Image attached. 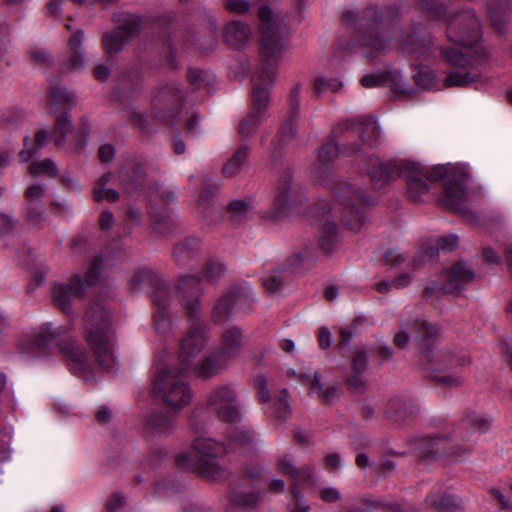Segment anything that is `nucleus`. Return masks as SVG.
Segmentation results:
<instances>
[{"mask_svg": "<svg viewBox=\"0 0 512 512\" xmlns=\"http://www.w3.org/2000/svg\"><path fill=\"white\" fill-rule=\"evenodd\" d=\"M444 59L453 66L466 67L470 65V58L456 48H445L442 50Z\"/></svg>", "mask_w": 512, "mask_h": 512, "instance_id": "nucleus-45", "label": "nucleus"}, {"mask_svg": "<svg viewBox=\"0 0 512 512\" xmlns=\"http://www.w3.org/2000/svg\"><path fill=\"white\" fill-rule=\"evenodd\" d=\"M339 239L340 236L336 223L329 218L324 219L318 234L321 249L325 253H331L338 244Z\"/></svg>", "mask_w": 512, "mask_h": 512, "instance_id": "nucleus-28", "label": "nucleus"}, {"mask_svg": "<svg viewBox=\"0 0 512 512\" xmlns=\"http://www.w3.org/2000/svg\"><path fill=\"white\" fill-rule=\"evenodd\" d=\"M447 37L453 44L471 48L480 37L479 20L472 11L451 13L446 18Z\"/></svg>", "mask_w": 512, "mask_h": 512, "instance_id": "nucleus-12", "label": "nucleus"}, {"mask_svg": "<svg viewBox=\"0 0 512 512\" xmlns=\"http://www.w3.org/2000/svg\"><path fill=\"white\" fill-rule=\"evenodd\" d=\"M458 237L455 235H447L440 238L437 242L438 251H451L457 247Z\"/></svg>", "mask_w": 512, "mask_h": 512, "instance_id": "nucleus-63", "label": "nucleus"}, {"mask_svg": "<svg viewBox=\"0 0 512 512\" xmlns=\"http://www.w3.org/2000/svg\"><path fill=\"white\" fill-rule=\"evenodd\" d=\"M338 155V147L334 142H328L318 151L315 162L312 167V173L316 178H321V173L325 172L330 162Z\"/></svg>", "mask_w": 512, "mask_h": 512, "instance_id": "nucleus-29", "label": "nucleus"}, {"mask_svg": "<svg viewBox=\"0 0 512 512\" xmlns=\"http://www.w3.org/2000/svg\"><path fill=\"white\" fill-rule=\"evenodd\" d=\"M153 302L158 308L155 313V326L160 333H166L170 329V320L165 313V310L170 302V293L166 286H160L155 290L152 295Z\"/></svg>", "mask_w": 512, "mask_h": 512, "instance_id": "nucleus-23", "label": "nucleus"}, {"mask_svg": "<svg viewBox=\"0 0 512 512\" xmlns=\"http://www.w3.org/2000/svg\"><path fill=\"white\" fill-rule=\"evenodd\" d=\"M225 7L230 12L242 14L249 10L250 4L247 0H225Z\"/></svg>", "mask_w": 512, "mask_h": 512, "instance_id": "nucleus-59", "label": "nucleus"}, {"mask_svg": "<svg viewBox=\"0 0 512 512\" xmlns=\"http://www.w3.org/2000/svg\"><path fill=\"white\" fill-rule=\"evenodd\" d=\"M257 389V395L261 402L270 403L271 396L268 390V381L264 375H258L254 380Z\"/></svg>", "mask_w": 512, "mask_h": 512, "instance_id": "nucleus-54", "label": "nucleus"}, {"mask_svg": "<svg viewBox=\"0 0 512 512\" xmlns=\"http://www.w3.org/2000/svg\"><path fill=\"white\" fill-rule=\"evenodd\" d=\"M225 272V268L221 263L212 262L205 268V278L208 280H215L221 277Z\"/></svg>", "mask_w": 512, "mask_h": 512, "instance_id": "nucleus-60", "label": "nucleus"}, {"mask_svg": "<svg viewBox=\"0 0 512 512\" xmlns=\"http://www.w3.org/2000/svg\"><path fill=\"white\" fill-rule=\"evenodd\" d=\"M262 33L260 47V72L253 78V110L240 122L238 132L243 137L252 136L265 118L269 90L274 83L277 65L284 50L285 30L283 18L273 15L268 6L258 11Z\"/></svg>", "mask_w": 512, "mask_h": 512, "instance_id": "nucleus-1", "label": "nucleus"}, {"mask_svg": "<svg viewBox=\"0 0 512 512\" xmlns=\"http://www.w3.org/2000/svg\"><path fill=\"white\" fill-rule=\"evenodd\" d=\"M84 40V32L77 30L71 35L68 41V47L71 52V56L68 61L64 64V69L69 71L82 70L85 66V57L82 50V44Z\"/></svg>", "mask_w": 512, "mask_h": 512, "instance_id": "nucleus-25", "label": "nucleus"}, {"mask_svg": "<svg viewBox=\"0 0 512 512\" xmlns=\"http://www.w3.org/2000/svg\"><path fill=\"white\" fill-rule=\"evenodd\" d=\"M200 290L201 281L194 275L182 276L178 282L181 297L185 298L188 295L191 297L184 303L191 325L181 342L179 364L182 365L183 374L190 373L199 378L208 379L224 370L230 362L218 351H214L195 363V358L209 341L208 325L200 319L201 305L198 298L194 297Z\"/></svg>", "mask_w": 512, "mask_h": 512, "instance_id": "nucleus-2", "label": "nucleus"}, {"mask_svg": "<svg viewBox=\"0 0 512 512\" xmlns=\"http://www.w3.org/2000/svg\"><path fill=\"white\" fill-rule=\"evenodd\" d=\"M292 191V178L289 174L283 175L278 184L277 194L272 209L267 213L271 219H279L286 211L290 193Z\"/></svg>", "mask_w": 512, "mask_h": 512, "instance_id": "nucleus-24", "label": "nucleus"}, {"mask_svg": "<svg viewBox=\"0 0 512 512\" xmlns=\"http://www.w3.org/2000/svg\"><path fill=\"white\" fill-rule=\"evenodd\" d=\"M173 427L172 418L163 413H153L147 420V428L156 434H168Z\"/></svg>", "mask_w": 512, "mask_h": 512, "instance_id": "nucleus-34", "label": "nucleus"}, {"mask_svg": "<svg viewBox=\"0 0 512 512\" xmlns=\"http://www.w3.org/2000/svg\"><path fill=\"white\" fill-rule=\"evenodd\" d=\"M251 30L240 21L230 22L225 29L226 42L235 48L241 47L249 39Z\"/></svg>", "mask_w": 512, "mask_h": 512, "instance_id": "nucleus-30", "label": "nucleus"}, {"mask_svg": "<svg viewBox=\"0 0 512 512\" xmlns=\"http://www.w3.org/2000/svg\"><path fill=\"white\" fill-rule=\"evenodd\" d=\"M365 169L377 190L383 189L397 178H404L407 184V197L413 202L424 201L433 185L446 175V169L443 166L428 169L407 160L383 163L374 155L368 157Z\"/></svg>", "mask_w": 512, "mask_h": 512, "instance_id": "nucleus-3", "label": "nucleus"}, {"mask_svg": "<svg viewBox=\"0 0 512 512\" xmlns=\"http://www.w3.org/2000/svg\"><path fill=\"white\" fill-rule=\"evenodd\" d=\"M26 218L31 225L37 226L45 219L43 205H27Z\"/></svg>", "mask_w": 512, "mask_h": 512, "instance_id": "nucleus-53", "label": "nucleus"}, {"mask_svg": "<svg viewBox=\"0 0 512 512\" xmlns=\"http://www.w3.org/2000/svg\"><path fill=\"white\" fill-rule=\"evenodd\" d=\"M243 298V295L240 292H232L224 295L221 297L218 302L216 303L214 310H213V318L215 322H221L224 321L230 311L232 310L233 306L241 301Z\"/></svg>", "mask_w": 512, "mask_h": 512, "instance_id": "nucleus-31", "label": "nucleus"}, {"mask_svg": "<svg viewBox=\"0 0 512 512\" xmlns=\"http://www.w3.org/2000/svg\"><path fill=\"white\" fill-rule=\"evenodd\" d=\"M243 347V334L240 328L232 326L222 334L221 348L217 350L230 363L235 360Z\"/></svg>", "mask_w": 512, "mask_h": 512, "instance_id": "nucleus-21", "label": "nucleus"}, {"mask_svg": "<svg viewBox=\"0 0 512 512\" xmlns=\"http://www.w3.org/2000/svg\"><path fill=\"white\" fill-rule=\"evenodd\" d=\"M188 375L190 373H182L180 364L178 368L158 371L153 381V395L174 411L182 409L192 399L191 389L185 380Z\"/></svg>", "mask_w": 512, "mask_h": 512, "instance_id": "nucleus-7", "label": "nucleus"}, {"mask_svg": "<svg viewBox=\"0 0 512 512\" xmlns=\"http://www.w3.org/2000/svg\"><path fill=\"white\" fill-rule=\"evenodd\" d=\"M428 361L425 369L431 372L433 380L445 387L454 388L461 386L464 382L459 368L469 363L466 355H453L449 350H432L424 354Z\"/></svg>", "mask_w": 512, "mask_h": 512, "instance_id": "nucleus-9", "label": "nucleus"}, {"mask_svg": "<svg viewBox=\"0 0 512 512\" xmlns=\"http://www.w3.org/2000/svg\"><path fill=\"white\" fill-rule=\"evenodd\" d=\"M46 195V187L44 184L34 183L25 191L27 205H43V198Z\"/></svg>", "mask_w": 512, "mask_h": 512, "instance_id": "nucleus-47", "label": "nucleus"}, {"mask_svg": "<svg viewBox=\"0 0 512 512\" xmlns=\"http://www.w3.org/2000/svg\"><path fill=\"white\" fill-rule=\"evenodd\" d=\"M255 433L244 426L230 425L227 443H218L211 438L200 436L194 439L191 451L180 453L176 457L179 467L208 477L217 478L221 475V467L217 458L230 448L249 451L255 444Z\"/></svg>", "mask_w": 512, "mask_h": 512, "instance_id": "nucleus-4", "label": "nucleus"}, {"mask_svg": "<svg viewBox=\"0 0 512 512\" xmlns=\"http://www.w3.org/2000/svg\"><path fill=\"white\" fill-rule=\"evenodd\" d=\"M138 30L139 23L137 19L132 18L124 26L117 28L113 32L105 33L102 40L104 51L107 54L119 52L127 40L136 34Z\"/></svg>", "mask_w": 512, "mask_h": 512, "instance_id": "nucleus-18", "label": "nucleus"}, {"mask_svg": "<svg viewBox=\"0 0 512 512\" xmlns=\"http://www.w3.org/2000/svg\"><path fill=\"white\" fill-rule=\"evenodd\" d=\"M65 334L64 328L52 329L51 324L46 323L37 328L24 330L18 346L22 353L30 354L35 349L45 350L55 344L68 361L72 373L84 380H91L94 373L87 350L75 340L65 337Z\"/></svg>", "mask_w": 512, "mask_h": 512, "instance_id": "nucleus-5", "label": "nucleus"}, {"mask_svg": "<svg viewBox=\"0 0 512 512\" xmlns=\"http://www.w3.org/2000/svg\"><path fill=\"white\" fill-rule=\"evenodd\" d=\"M343 18L347 24H352L359 30L362 45L371 49V53H367V56H372L374 52L385 51L388 41L380 35L379 19L375 9L369 8L361 15L352 10H346Z\"/></svg>", "mask_w": 512, "mask_h": 512, "instance_id": "nucleus-11", "label": "nucleus"}, {"mask_svg": "<svg viewBox=\"0 0 512 512\" xmlns=\"http://www.w3.org/2000/svg\"><path fill=\"white\" fill-rule=\"evenodd\" d=\"M29 172L32 176L46 174L49 177H56L58 169L51 159H45L40 162H34L29 166Z\"/></svg>", "mask_w": 512, "mask_h": 512, "instance_id": "nucleus-44", "label": "nucleus"}, {"mask_svg": "<svg viewBox=\"0 0 512 512\" xmlns=\"http://www.w3.org/2000/svg\"><path fill=\"white\" fill-rule=\"evenodd\" d=\"M467 176L454 174L444 184V204L459 213L465 212Z\"/></svg>", "mask_w": 512, "mask_h": 512, "instance_id": "nucleus-16", "label": "nucleus"}, {"mask_svg": "<svg viewBox=\"0 0 512 512\" xmlns=\"http://www.w3.org/2000/svg\"><path fill=\"white\" fill-rule=\"evenodd\" d=\"M85 339L92 348L99 367L113 372L117 367L110 312L101 303L91 305L83 318Z\"/></svg>", "mask_w": 512, "mask_h": 512, "instance_id": "nucleus-6", "label": "nucleus"}, {"mask_svg": "<svg viewBox=\"0 0 512 512\" xmlns=\"http://www.w3.org/2000/svg\"><path fill=\"white\" fill-rule=\"evenodd\" d=\"M442 290L446 293H457L474 278V272L464 263H456L442 274Z\"/></svg>", "mask_w": 512, "mask_h": 512, "instance_id": "nucleus-19", "label": "nucleus"}, {"mask_svg": "<svg viewBox=\"0 0 512 512\" xmlns=\"http://www.w3.org/2000/svg\"><path fill=\"white\" fill-rule=\"evenodd\" d=\"M103 264L102 256L95 257L89 264L84 281L80 275L76 274L69 283L56 284L53 287L54 302L64 313H69L72 301L83 295L85 284L95 285L98 282Z\"/></svg>", "mask_w": 512, "mask_h": 512, "instance_id": "nucleus-10", "label": "nucleus"}, {"mask_svg": "<svg viewBox=\"0 0 512 512\" xmlns=\"http://www.w3.org/2000/svg\"><path fill=\"white\" fill-rule=\"evenodd\" d=\"M466 423L473 427L474 431L479 434H483L490 428L491 420L484 416L476 413H471L466 416Z\"/></svg>", "mask_w": 512, "mask_h": 512, "instance_id": "nucleus-48", "label": "nucleus"}, {"mask_svg": "<svg viewBox=\"0 0 512 512\" xmlns=\"http://www.w3.org/2000/svg\"><path fill=\"white\" fill-rule=\"evenodd\" d=\"M405 259V255L396 249H390L384 254V262L391 267H398Z\"/></svg>", "mask_w": 512, "mask_h": 512, "instance_id": "nucleus-57", "label": "nucleus"}, {"mask_svg": "<svg viewBox=\"0 0 512 512\" xmlns=\"http://www.w3.org/2000/svg\"><path fill=\"white\" fill-rule=\"evenodd\" d=\"M341 87L342 82L336 78H318L315 81V91L318 94L327 90L335 92L338 91Z\"/></svg>", "mask_w": 512, "mask_h": 512, "instance_id": "nucleus-52", "label": "nucleus"}, {"mask_svg": "<svg viewBox=\"0 0 512 512\" xmlns=\"http://www.w3.org/2000/svg\"><path fill=\"white\" fill-rule=\"evenodd\" d=\"M125 503V498L121 493H115L109 497L105 504V508L108 512H116Z\"/></svg>", "mask_w": 512, "mask_h": 512, "instance_id": "nucleus-64", "label": "nucleus"}, {"mask_svg": "<svg viewBox=\"0 0 512 512\" xmlns=\"http://www.w3.org/2000/svg\"><path fill=\"white\" fill-rule=\"evenodd\" d=\"M151 274L152 273L150 270H141L135 272L130 280L131 289L134 291L139 290L141 288V284L151 278Z\"/></svg>", "mask_w": 512, "mask_h": 512, "instance_id": "nucleus-61", "label": "nucleus"}, {"mask_svg": "<svg viewBox=\"0 0 512 512\" xmlns=\"http://www.w3.org/2000/svg\"><path fill=\"white\" fill-rule=\"evenodd\" d=\"M335 196L343 206V223L358 232L366 224L365 208L373 203L357 182L341 181L335 187Z\"/></svg>", "mask_w": 512, "mask_h": 512, "instance_id": "nucleus-8", "label": "nucleus"}, {"mask_svg": "<svg viewBox=\"0 0 512 512\" xmlns=\"http://www.w3.org/2000/svg\"><path fill=\"white\" fill-rule=\"evenodd\" d=\"M271 409V416L278 419H285L290 414V406L288 403V393L285 389L281 390L277 399L273 402Z\"/></svg>", "mask_w": 512, "mask_h": 512, "instance_id": "nucleus-42", "label": "nucleus"}, {"mask_svg": "<svg viewBox=\"0 0 512 512\" xmlns=\"http://www.w3.org/2000/svg\"><path fill=\"white\" fill-rule=\"evenodd\" d=\"M250 153V147L247 144L241 145L223 167V173L226 177H233L238 174L245 164Z\"/></svg>", "mask_w": 512, "mask_h": 512, "instance_id": "nucleus-32", "label": "nucleus"}, {"mask_svg": "<svg viewBox=\"0 0 512 512\" xmlns=\"http://www.w3.org/2000/svg\"><path fill=\"white\" fill-rule=\"evenodd\" d=\"M307 384L312 395L319 397L324 403L332 404L339 399L341 388L339 385H332L324 389L320 377L317 373L311 377H307Z\"/></svg>", "mask_w": 512, "mask_h": 512, "instance_id": "nucleus-26", "label": "nucleus"}, {"mask_svg": "<svg viewBox=\"0 0 512 512\" xmlns=\"http://www.w3.org/2000/svg\"><path fill=\"white\" fill-rule=\"evenodd\" d=\"M361 125L363 126L361 130L362 139L365 142H371L372 140H376L378 138L379 127L373 118L362 119Z\"/></svg>", "mask_w": 512, "mask_h": 512, "instance_id": "nucleus-49", "label": "nucleus"}, {"mask_svg": "<svg viewBox=\"0 0 512 512\" xmlns=\"http://www.w3.org/2000/svg\"><path fill=\"white\" fill-rule=\"evenodd\" d=\"M431 40L428 42L424 39L419 40L415 36L408 37L404 43V50L408 53H415L417 55H427L432 47Z\"/></svg>", "mask_w": 512, "mask_h": 512, "instance_id": "nucleus-43", "label": "nucleus"}, {"mask_svg": "<svg viewBox=\"0 0 512 512\" xmlns=\"http://www.w3.org/2000/svg\"><path fill=\"white\" fill-rule=\"evenodd\" d=\"M72 120L68 113H63L56 120L55 129L52 138L57 146H62L67 138L68 133L71 131Z\"/></svg>", "mask_w": 512, "mask_h": 512, "instance_id": "nucleus-36", "label": "nucleus"}, {"mask_svg": "<svg viewBox=\"0 0 512 512\" xmlns=\"http://www.w3.org/2000/svg\"><path fill=\"white\" fill-rule=\"evenodd\" d=\"M47 101L50 110L53 112L65 110L76 103L74 93L62 86L51 87Z\"/></svg>", "mask_w": 512, "mask_h": 512, "instance_id": "nucleus-27", "label": "nucleus"}, {"mask_svg": "<svg viewBox=\"0 0 512 512\" xmlns=\"http://www.w3.org/2000/svg\"><path fill=\"white\" fill-rule=\"evenodd\" d=\"M199 244L200 240L198 238H188L176 246L174 254L177 258H183L185 255L197 251Z\"/></svg>", "mask_w": 512, "mask_h": 512, "instance_id": "nucleus-50", "label": "nucleus"}, {"mask_svg": "<svg viewBox=\"0 0 512 512\" xmlns=\"http://www.w3.org/2000/svg\"><path fill=\"white\" fill-rule=\"evenodd\" d=\"M414 78L416 83L422 88L438 89L440 87L435 73L429 67H419L415 72Z\"/></svg>", "mask_w": 512, "mask_h": 512, "instance_id": "nucleus-40", "label": "nucleus"}, {"mask_svg": "<svg viewBox=\"0 0 512 512\" xmlns=\"http://www.w3.org/2000/svg\"><path fill=\"white\" fill-rule=\"evenodd\" d=\"M48 143V132L39 130L35 134V143L32 147L28 146V139L25 140V148L20 151L19 158L21 162H28L36 152Z\"/></svg>", "mask_w": 512, "mask_h": 512, "instance_id": "nucleus-37", "label": "nucleus"}, {"mask_svg": "<svg viewBox=\"0 0 512 512\" xmlns=\"http://www.w3.org/2000/svg\"><path fill=\"white\" fill-rule=\"evenodd\" d=\"M475 80V76L469 72L452 71L444 79L442 87H463Z\"/></svg>", "mask_w": 512, "mask_h": 512, "instance_id": "nucleus-41", "label": "nucleus"}, {"mask_svg": "<svg viewBox=\"0 0 512 512\" xmlns=\"http://www.w3.org/2000/svg\"><path fill=\"white\" fill-rule=\"evenodd\" d=\"M419 412V407L412 401L393 397L389 400L386 415L388 419L396 423H404Z\"/></svg>", "mask_w": 512, "mask_h": 512, "instance_id": "nucleus-22", "label": "nucleus"}, {"mask_svg": "<svg viewBox=\"0 0 512 512\" xmlns=\"http://www.w3.org/2000/svg\"><path fill=\"white\" fill-rule=\"evenodd\" d=\"M181 100L182 93L175 84L157 90L152 99V112L155 118H172Z\"/></svg>", "mask_w": 512, "mask_h": 512, "instance_id": "nucleus-15", "label": "nucleus"}, {"mask_svg": "<svg viewBox=\"0 0 512 512\" xmlns=\"http://www.w3.org/2000/svg\"><path fill=\"white\" fill-rule=\"evenodd\" d=\"M258 492H251L242 489H235L230 493L231 502L241 508H251L260 500Z\"/></svg>", "mask_w": 512, "mask_h": 512, "instance_id": "nucleus-35", "label": "nucleus"}, {"mask_svg": "<svg viewBox=\"0 0 512 512\" xmlns=\"http://www.w3.org/2000/svg\"><path fill=\"white\" fill-rule=\"evenodd\" d=\"M426 454L430 456H442L452 454L448 451L446 441L442 437H429L426 439Z\"/></svg>", "mask_w": 512, "mask_h": 512, "instance_id": "nucleus-46", "label": "nucleus"}, {"mask_svg": "<svg viewBox=\"0 0 512 512\" xmlns=\"http://www.w3.org/2000/svg\"><path fill=\"white\" fill-rule=\"evenodd\" d=\"M439 334V328L426 321L425 319H413L406 321L401 324L400 330L394 337L395 345L399 348H405L412 335L417 340L424 341L437 337Z\"/></svg>", "mask_w": 512, "mask_h": 512, "instance_id": "nucleus-14", "label": "nucleus"}, {"mask_svg": "<svg viewBox=\"0 0 512 512\" xmlns=\"http://www.w3.org/2000/svg\"><path fill=\"white\" fill-rule=\"evenodd\" d=\"M229 210L233 217L240 220L249 213L250 205L246 201L235 200L230 203Z\"/></svg>", "mask_w": 512, "mask_h": 512, "instance_id": "nucleus-56", "label": "nucleus"}, {"mask_svg": "<svg viewBox=\"0 0 512 512\" xmlns=\"http://www.w3.org/2000/svg\"><path fill=\"white\" fill-rule=\"evenodd\" d=\"M507 3L504 1H493L488 6V14L493 26L499 30L502 29L507 17Z\"/></svg>", "mask_w": 512, "mask_h": 512, "instance_id": "nucleus-38", "label": "nucleus"}, {"mask_svg": "<svg viewBox=\"0 0 512 512\" xmlns=\"http://www.w3.org/2000/svg\"><path fill=\"white\" fill-rule=\"evenodd\" d=\"M207 404L221 421L229 425H236L241 421V407L232 386L223 385L212 390L207 397Z\"/></svg>", "mask_w": 512, "mask_h": 512, "instance_id": "nucleus-13", "label": "nucleus"}, {"mask_svg": "<svg viewBox=\"0 0 512 512\" xmlns=\"http://www.w3.org/2000/svg\"><path fill=\"white\" fill-rule=\"evenodd\" d=\"M426 501L438 510H453L460 504L456 496L447 493L438 496L430 494L426 497Z\"/></svg>", "mask_w": 512, "mask_h": 512, "instance_id": "nucleus-39", "label": "nucleus"}, {"mask_svg": "<svg viewBox=\"0 0 512 512\" xmlns=\"http://www.w3.org/2000/svg\"><path fill=\"white\" fill-rule=\"evenodd\" d=\"M283 283V277L280 271H274L263 279V285L269 292L278 291Z\"/></svg>", "mask_w": 512, "mask_h": 512, "instance_id": "nucleus-55", "label": "nucleus"}, {"mask_svg": "<svg viewBox=\"0 0 512 512\" xmlns=\"http://www.w3.org/2000/svg\"><path fill=\"white\" fill-rule=\"evenodd\" d=\"M290 116L289 119L281 126L279 130L278 140L275 147L280 149L285 144L289 143L294 137V122L298 116L300 109V87L296 85L290 92Z\"/></svg>", "mask_w": 512, "mask_h": 512, "instance_id": "nucleus-20", "label": "nucleus"}, {"mask_svg": "<svg viewBox=\"0 0 512 512\" xmlns=\"http://www.w3.org/2000/svg\"><path fill=\"white\" fill-rule=\"evenodd\" d=\"M368 357L362 350H358L353 358V371L356 373H364L367 369Z\"/></svg>", "mask_w": 512, "mask_h": 512, "instance_id": "nucleus-58", "label": "nucleus"}, {"mask_svg": "<svg viewBox=\"0 0 512 512\" xmlns=\"http://www.w3.org/2000/svg\"><path fill=\"white\" fill-rule=\"evenodd\" d=\"M385 80V74H367L361 78V84L365 88H373L380 86Z\"/></svg>", "mask_w": 512, "mask_h": 512, "instance_id": "nucleus-62", "label": "nucleus"}, {"mask_svg": "<svg viewBox=\"0 0 512 512\" xmlns=\"http://www.w3.org/2000/svg\"><path fill=\"white\" fill-rule=\"evenodd\" d=\"M421 7L432 18H440L445 11L444 5L441 0H423Z\"/></svg>", "mask_w": 512, "mask_h": 512, "instance_id": "nucleus-51", "label": "nucleus"}, {"mask_svg": "<svg viewBox=\"0 0 512 512\" xmlns=\"http://www.w3.org/2000/svg\"><path fill=\"white\" fill-rule=\"evenodd\" d=\"M148 197L152 205V213L155 219L158 217V206L161 208L162 206L173 202L176 199L175 193L173 191L159 186L150 189L148 192Z\"/></svg>", "mask_w": 512, "mask_h": 512, "instance_id": "nucleus-33", "label": "nucleus"}, {"mask_svg": "<svg viewBox=\"0 0 512 512\" xmlns=\"http://www.w3.org/2000/svg\"><path fill=\"white\" fill-rule=\"evenodd\" d=\"M276 467L279 473L289 476L294 482L292 494L296 499L299 497L297 485L309 483L313 477L314 469L311 466L296 467L289 455H283L277 458Z\"/></svg>", "mask_w": 512, "mask_h": 512, "instance_id": "nucleus-17", "label": "nucleus"}]
</instances>
